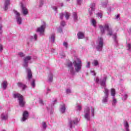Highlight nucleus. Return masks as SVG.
Masks as SVG:
<instances>
[{"instance_id":"nucleus-1","label":"nucleus","mask_w":131,"mask_h":131,"mask_svg":"<svg viewBox=\"0 0 131 131\" xmlns=\"http://www.w3.org/2000/svg\"><path fill=\"white\" fill-rule=\"evenodd\" d=\"M94 80L96 83H100L102 89H104L103 93L104 96L102 98V103L107 104L109 98V90L106 88V81L107 80V76H105L102 79H99V77L94 78Z\"/></svg>"},{"instance_id":"nucleus-2","label":"nucleus","mask_w":131,"mask_h":131,"mask_svg":"<svg viewBox=\"0 0 131 131\" xmlns=\"http://www.w3.org/2000/svg\"><path fill=\"white\" fill-rule=\"evenodd\" d=\"M73 66L75 68H73ZM68 67L69 69V72L71 75H74L76 72H79L81 70V67H82V62L79 58H77L76 60H74L73 62L70 61L68 63Z\"/></svg>"},{"instance_id":"nucleus-3","label":"nucleus","mask_w":131,"mask_h":131,"mask_svg":"<svg viewBox=\"0 0 131 131\" xmlns=\"http://www.w3.org/2000/svg\"><path fill=\"white\" fill-rule=\"evenodd\" d=\"M31 60V56H27L25 57L24 59V64L23 66L26 69V72L27 73V77L29 81H30L31 78H32V72H31V70L28 67V63H29V61Z\"/></svg>"},{"instance_id":"nucleus-4","label":"nucleus","mask_w":131,"mask_h":131,"mask_svg":"<svg viewBox=\"0 0 131 131\" xmlns=\"http://www.w3.org/2000/svg\"><path fill=\"white\" fill-rule=\"evenodd\" d=\"M103 46H104V41L103 38L100 37L96 42V49L98 52H102L103 50Z\"/></svg>"},{"instance_id":"nucleus-5","label":"nucleus","mask_w":131,"mask_h":131,"mask_svg":"<svg viewBox=\"0 0 131 131\" xmlns=\"http://www.w3.org/2000/svg\"><path fill=\"white\" fill-rule=\"evenodd\" d=\"M78 122H79V119L77 118H75L73 120H69L68 126L69 127L70 130L74 127V124L76 125Z\"/></svg>"},{"instance_id":"nucleus-6","label":"nucleus","mask_w":131,"mask_h":131,"mask_svg":"<svg viewBox=\"0 0 131 131\" xmlns=\"http://www.w3.org/2000/svg\"><path fill=\"white\" fill-rule=\"evenodd\" d=\"M13 12L17 24H18V25H21V24H22V17H21V14L16 10H13Z\"/></svg>"},{"instance_id":"nucleus-7","label":"nucleus","mask_w":131,"mask_h":131,"mask_svg":"<svg viewBox=\"0 0 131 131\" xmlns=\"http://www.w3.org/2000/svg\"><path fill=\"white\" fill-rule=\"evenodd\" d=\"M84 117L88 121H90V120H91V112L90 107H87L84 109Z\"/></svg>"},{"instance_id":"nucleus-8","label":"nucleus","mask_w":131,"mask_h":131,"mask_svg":"<svg viewBox=\"0 0 131 131\" xmlns=\"http://www.w3.org/2000/svg\"><path fill=\"white\" fill-rule=\"evenodd\" d=\"M46 27H47L46 22L43 21L42 25L37 29V32L40 33V35H42V34H43V32H45V29H46Z\"/></svg>"},{"instance_id":"nucleus-9","label":"nucleus","mask_w":131,"mask_h":131,"mask_svg":"<svg viewBox=\"0 0 131 131\" xmlns=\"http://www.w3.org/2000/svg\"><path fill=\"white\" fill-rule=\"evenodd\" d=\"M107 35H110V36H113V38H114V40L116 43H117V36L116 35V33L113 34V32L112 31V29H110L107 31Z\"/></svg>"},{"instance_id":"nucleus-10","label":"nucleus","mask_w":131,"mask_h":131,"mask_svg":"<svg viewBox=\"0 0 131 131\" xmlns=\"http://www.w3.org/2000/svg\"><path fill=\"white\" fill-rule=\"evenodd\" d=\"M29 116V113L27 111H25L23 114V117L21 119L22 122L27 120L28 119V117Z\"/></svg>"},{"instance_id":"nucleus-11","label":"nucleus","mask_w":131,"mask_h":131,"mask_svg":"<svg viewBox=\"0 0 131 131\" xmlns=\"http://www.w3.org/2000/svg\"><path fill=\"white\" fill-rule=\"evenodd\" d=\"M21 13L24 15V16H26V15H28V9L26 8V7H24L23 4H21Z\"/></svg>"},{"instance_id":"nucleus-12","label":"nucleus","mask_w":131,"mask_h":131,"mask_svg":"<svg viewBox=\"0 0 131 131\" xmlns=\"http://www.w3.org/2000/svg\"><path fill=\"white\" fill-rule=\"evenodd\" d=\"M8 118H9V116H8V113H3L1 115V120H4L6 121V120H8Z\"/></svg>"},{"instance_id":"nucleus-13","label":"nucleus","mask_w":131,"mask_h":131,"mask_svg":"<svg viewBox=\"0 0 131 131\" xmlns=\"http://www.w3.org/2000/svg\"><path fill=\"white\" fill-rule=\"evenodd\" d=\"M10 0H5L4 3V10L7 11L9 9V6L10 4Z\"/></svg>"},{"instance_id":"nucleus-14","label":"nucleus","mask_w":131,"mask_h":131,"mask_svg":"<svg viewBox=\"0 0 131 131\" xmlns=\"http://www.w3.org/2000/svg\"><path fill=\"white\" fill-rule=\"evenodd\" d=\"M19 105L20 107H24L25 106L26 102L24 101V98H19Z\"/></svg>"},{"instance_id":"nucleus-15","label":"nucleus","mask_w":131,"mask_h":131,"mask_svg":"<svg viewBox=\"0 0 131 131\" xmlns=\"http://www.w3.org/2000/svg\"><path fill=\"white\" fill-rule=\"evenodd\" d=\"M8 87V82L7 81H3L1 84V88L5 90H7V88Z\"/></svg>"},{"instance_id":"nucleus-16","label":"nucleus","mask_w":131,"mask_h":131,"mask_svg":"<svg viewBox=\"0 0 131 131\" xmlns=\"http://www.w3.org/2000/svg\"><path fill=\"white\" fill-rule=\"evenodd\" d=\"M54 78V75H53V73H50L48 75V82H52L53 81V79Z\"/></svg>"},{"instance_id":"nucleus-17","label":"nucleus","mask_w":131,"mask_h":131,"mask_svg":"<svg viewBox=\"0 0 131 131\" xmlns=\"http://www.w3.org/2000/svg\"><path fill=\"white\" fill-rule=\"evenodd\" d=\"M66 111V105L65 104H63L61 106L60 108V113H65Z\"/></svg>"},{"instance_id":"nucleus-18","label":"nucleus","mask_w":131,"mask_h":131,"mask_svg":"<svg viewBox=\"0 0 131 131\" xmlns=\"http://www.w3.org/2000/svg\"><path fill=\"white\" fill-rule=\"evenodd\" d=\"M73 18L75 22H77V21H78V16H77V13H73Z\"/></svg>"},{"instance_id":"nucleus-19","label":"nucleus","mask_w":131,"mask_h":131,"mask_svg":"<svg viewBox=\"0 0 131 131\" xmlns=\"http://www.w3.org/2000/svg\"><path fill=\"white\" fill-rule=\"evenodd\" d=\"M77 36L79 39H82L84 38V34L81 32H78L77 33Z\"/></svg>"},{"instance_id":"nucleus-20","label":"nucleus","mask_w":131,"mask_h":131,"mask_svg":"<svg viewBox=\"0 0 131 131\" xmlns=\"http://www.w3.org/2000/svg\"><path fill=\"white\" fill-rule=\"evenodd\" d=\"M23 97V96L21 95L19 93L13 94V98H14V99H18V100H19L20 98Z\"/></svg>"},{"instance_id":"nucleus-21","label":"nucleus","mask_w":131,"mask_h":131,"mask_svg":"<svg viewBox=\"0 0 131 131\" xmlns=\"http://www.w3.org/2000/svg\"><path fill=\"white\" fill-rule=\"evenodd\" d=\"M124 126L125 129V131H129V125L127 121H125L124 122Z\"/></svg>"},{"instance_id":"nucleus-22","label":"nucleus","mask_w":131,"mask_h":131,"mask_svg":"<svg viewBox=\"0 0 131 131\" xmlns=\"http://www.w3.org/2000/svg\"><path fill=\"white\" fill-rule=\"evenodd\" d=\"M89 9L95 11L96 10V3H91L90 5Z\"/></svg>"},{"instance_id":"nucleus-23","label":"nucleus","mask_w":131,"mask_h":131,"mask_svg":"<svg viewBox=\"0 0 131 131\" xmlns=\"http://www.w3.org/2000/svg\"><path fill=\"white\" fill-rule=\"evenodd\" d=\"M50 42H55V34H52L50 37Z\"/></svg>"},{"instance_id":"nucleus-24","label":"nucleus","mask_w":131,"mask_h":131,"mask_svg":"<svg viewBox=\"0 0 131 131\" xmlns=\"http://www.w3.org/2000/svg\"><path fill=\"white\" fill-rule=\"evenodd\" d=\"M17 85L19 88H21V89H23V90H24L26 88V85L21 82H18L17 83Z\"/></svg>"},{"instance_id":"nucleus-25","label":"nucleus","mask_w":131,"mask_h":131,"mask_svg":"<svg viewBox=\"0 0 131 131\" xmlns=\"http://www.w3.org/2000/svg\"><path fill=\"white\" fill-rule=\"evenodd\" d=\"M99 28L100 29L101 33L102 34H105V29L104 28V26H100Z\"/></svg>"},{"instance_id":"nucleus-26","label":"nucleus","mask_w":131,"mask_h":131,"mask_svg":"<svg viewBox=\"0 0 131 131\" xmlns=\"http://www.w3.org/2000/svg\"><path fill=\"white\" fill-rule=\"evenodd\" d=\"M117 103V100L116 99L115 97H113V101L112 102L113 106H116Z\"/></svg>"},{"instance_id":"nucleus-27","label":"nucleus","mask_w":131,"mask_h":131,"mask_svg":"<svg viewBox=\"0 0 131 131\" xmlns=\"http://www.w3.org/2000/svg\"><path fill=\"white\" fill-rule=\"evenodd\" d=\"M108 4V1H106L105 2H101V6L103 8H106L107 7V5Z\"/></svg>"},{"instance_id":"nucleus-28","label":"nucleus","mask_w":131,"mask_h":131,"mask_svg":"<svg viewBox=\"0 0 131 131\" xmlns=\"http://www.w3.org/2000/svg\"><path fill=\"white\" fill-rule=\"evenodd\" d=\"M111 96H112L113 98L115 97V95H116V92H115V89H112L111 90Z\"/></svg>"},{"instance_id":"nucleus-29","label":"nucleus","mask_w":131,"mask_h":131,"mask_svg":"<svg viewBox=\"0 0 131 131\" xmlns=\"http://www.w3.org/2000/svg\"><path fill=\"white\" fill-rule=\"evenodd\" d=\"M92 64L95 67L99 66V61L97 60H94L92 62Z\"/></svg>"},{"instance_id":"nucleus-30","label":"nucleus","mask_w":131,"mask_h":131,"mask_svg":"<svg viewBox=\"0 0 131 131\" xmlns=\"http://www.w3.org/2000/svg\"><path fill=\"white\" fill-rule=\"evenodd\" d=\"M97 16L98 18H100V19H102V17H103V12H98L97 13Z\"/></svg>"},{"instance_id":"nucleus-31","label":"nucleus","mask_w":131,"mask_h":131,"mask_svg":"<svg viewBox=\"0 0 131 131\" xmlns=\"http://www.w3.org/2000/svg\"><path fill=\"white\" fill-rule=\"evenodd\" d=\"M64 17L67 20H68L69 19V17H70V13L68 12H65L64 13Z\"/></svg>"},{"instance_id":"nucleus-32","label":"nucleus","mask_w":131,"mask_h":131,"mask_svg":"<svg viewBox=\"0 0 131 131\" xmlns=\"http://www.w3.org/2000/svg\"><path fill=\"white\" fill-rule=\"evenodd\" d=\"M103 28H104V29H105V30H107V31H108L109 30V29H111L109 28V24H106L104 25V26L103 27Z\"/></svg>"},{"instance_id":"nucleus-33","label":"nucleus","mask_w":131,"mask_h":131,"mask_svg":"<svg viewBox=\"0 0 131 131\" xmlns=\"http://www.w3.org/2000/svg\"><path fill=\"white\" fill-rule=\"evenodd\" d=\"M91 115L94 117L95 116V108L94 107H91Z\"/></svg>"},{"instance_id":"nucleus-34","label":"nucleus","mask_w":131,"mask_h":131,"mask_svg":"<svg viewBox=\"0 0 131 131\" xmlns=\"http://www.w3.org/2000/svg\"><path fill=\"white\" fill-rule=\"evenodd\" d=\"M31 85L32 88H35V80L34 79H32Z\"/></svg>"},{"instance_id":"nucleus-35","label":"nucleus","mask_w":131,"mask_h":131,"mask_svg":"<svg viewBox=\"0 0 131 131\" xmlns=\"http://www.w3.org/2000/svg\"><path fill=\"white\" fill-rule=\"evenodd\" d=\"M94 12H95V10L91 9L90 8L89 9V14L90 16H92V15L94 14Z\"/></svg>"},{"instance_id":"nucleus-36","label":"nucleus","mask_w":131,"mask_h":131,"mask_svg":"<svg viewBox=\"0 0 131 131\" xmlns=\"http://www.w3.org/2000/svg\"><path fill=\"white\" fill-rule=\"evenodd\" d=\"M126 48H127V51H129V52H130V51H131V45H130V43L127 44Z\"/></svg>"},{"instance_id":"nucleus-37","label":"nucleus","mask_w":131,"mask_h":131,"mask_svg":"<svg viewBox=\"0 0 131 131\" xmlns=\"http://www.w3.org/2000/svg\"><path fill=\"white\" fill-rule=\"evenodd\" d=\"M92 24L93 26H94V27H96V25L97 24V21H96V20L92 19Z\"/></svg>"},{"instance_id":"nucleus-38","label":"nucleus","mask_w":131,"mask_h":131,"mask_svg":"<svg viewBox=\"0 0 131 131\" xmlns=\"http://www.w3.org/2000/svg\"><path fill=\"white\" fill-rule=\"evenodd\" d=\"M42 128H43V129H46V128H47V123H46V122H42Z\"/></svg>"},{"instance_id":"nucleus-39","label":"nucleus","mask_w":131,"mask_h":131,"mask_svg":"<svg viewBox=\"0 0 131 131\" xmlns=\"http://www.w3.org/2000/svg\"><path fill=\"white\" fill-rule=\"evenodd\" d=\"M76 109L77 111H81V105H78L76 107Z\"/></svg>"},{"instance_id":"nucleus-40","label":"nucleus","mask_w":131,"mask_h":131,"mask_svg":"<svg viewBox=\"0 0 131 131\" xmlns=\"http://www.w3.org/2000/svg\"><path fill=\"white\" fill-rule=\"evenodd\" d=\"M126 99H127V94H124V95L123 96V98H122L123 101H125V100H126Z\"/></svg>"},{"instance_id":"nucleus-41","label":"nucleus","mask_w":131,"mask_h":131,"mask_svg":"<svg viewBox=\"0 0 131 131\" xmlns=\"http://www.w3.org/2000/svg\"><path fill=\"white\" fill-rule=\"evenodd\" d=\"M63 46H64L66 49H68V43L67 42H63Z\"/></svg>"},{"instance_id":"nucleus-42","label":"nucleus","mask_w":131,"mask_h":131,"mask_svg":"<svg viewBox=\"0 0 131 131\" xmlns=\"http://www.w3.org/2000/svg\"><path fill=\"white\" fill-rule=\"evenodd\" d=\"M60 25H61V26H62V27H64V26H65L66 25V23H65V21H62L60 23Z\"/></svg>"},{"instance_id":"nucleus-43","label":"nucleus","mask_w":131,"mask_h":131,"mask_svg":"<svg viewBox=\"0 0 131 131\" xmlns=\"http://www.w3.org/2000/svg\"><path fill=\"white\" fill-rule=\"evenodd\" d=\"M107 14L108 15H110V13H111V11H112V9H111V7H108L107 9Z\"/></svg>"},{"instance_id":"nucleus-44","label":"nucleus","mask_w":131,"mask_h":131,"mask_svg":"<svg viewBox=\"0 0 131 131\" xmlns=\"http://www.w3.org/2000/svg\"><path fill=\"white\" fill-rule=\"evenodd\" d=\"M64 15L65 14L63 13H61L60 14V18L61 19V20L63 19V18H64Z\"/></svg>"},{"instance_id":"nucleus-45","label":"nucleus","mask_w":131,"mask_h":131,"mask_svg":"<svg viewBox=\"0 0 131 131\" xmlns=\"http://www.w3.org/2000/svg\"><path fill=\"white\" fill-rule=\"evenodd\" d=\"M51 92V89L47 88V91L46 92V95H48V94L50 93V92Z\"/></svg>"},{"instance_id":"nucleus-46","label":"nucleus","mask_w":131,"mask_h":131,"mask_svg":"<svg viewBox=\"0 0 131 131\" xmlns=\"http://www.w3.org/2000/svg\"><path fill=\"white\" fill-rule=\"evenodd\" d=\"M67 94H70L71 93V90L68 89L66 91Z\"/></svg>"},{"instance_id":"nucleus-47","label":"nucleus","mask_w":131,"mask_h":131,"mask_svg":"<svg viewBox=\"0 0 131 131\" xmlns=\"http://www.w3.org/2000/svg\"><path fill=\"white\" fill-rule=\"evenodd\" d=\"M78 5H81L82 4V0H77Z\"/></svg>"},{"instance_id":"nucleus-48","label":"nucleus","mask_w":131,"mask_h":131,"mask_svg":"<svg viewBox=\"0 0 131 131\" xmlns=\"http://www.w3.org/2000/svg\"><path fill=\"white\" fill-rule=\"evenodd\" d=\"M58 32L61 33V32H63V30L62 29V28L59 27V29H58Z\"/></svg>"},{"instance_id":"nucleus-49","label":"nucleus","mask_w":131,"mask_h":131,"mask_svg":"<svg viewBox=\"0 0 131 131\" xmlns=\"http://www.w3.org/2000/svg\"><path fill=\"white\" fill-rule=\"evenodd\" d=\"M91 73L92 75L96 76V72H95V71H91Z\"/></svg>"},{"instance_id":"nucleus-50","label":"nucleus","mask_w":131,"mask_h":131,"mask_svg":"<svg viewBox=\"0 0 131 131\" xmlns=\"http://www.w3.org/2000/svg\"><path fill=\"white\" fill-rule=\"evenodd\" d=\"M33 39L34 40H36L37 39V35L36 34H35L33 37Z\"/></svg>"},{"instance_id":"nucleus-51","label":"nucleus","mask_w":131,"mask_h":131,"mask_svg":"<svg viewBox=\"0 0 131 131\" xmlns=\"http://www.w3.org/2000/svg\"><path fill=\"white\" fill-rule=\"evenodd\" d=\"M39 104H40L41 105H43V101H42V99H40L39 100Z\"/></svg>"},{"instance_id":"nucleus-52","label":"nucleus","mask_w":131,"mask_h":131,"mask_svg":"<svg viewBox=\"0 0 131 131\" xmlns=\"http://www.w3.org/2000/svg\"><path fill=\"white\" fill-rule=\"evenodd\" d=\"M18 55L20 57H24V54L22 52L19 53Z\"/></svg>"},{"instance_id":"nucleus-53","label":"nucleus","mask_w":131,"mask_h":131,"mask_svg":"<svg viewBox=\"0 0 131 131\" xmlns=\"http://www.w3.org/2000/svg\"><path fill=\"white\" fill-rule=\"evenodd\" d=\"M90 65H91V62H88L87 63L86 66V68H90Z\"/></svg>"},{"instance_id":"nucleus-54","label":"nucleus","mask_w":131,"mask_h":131,"mask_svg":"<svg viewBox=\"0 0 131 131\" xmlns=\"http://www.w3.org/2000/svg\"><path fill=\"white\" fill-rule=\"evenodd\" d=\"M43 5V0H41L40 3L39 7H41Z\"/></svg>"},{"instance_id":"nucleus-55","label":"nucleus","mask_w":131,"mask_h":131,"mask_svg":"<svg viewBox=\"0 0 131 131\" xmlns=\"http://www.w3.org/2000/svg\"><path fill=\"white\" fill-rule=\"evenodd\" d=\"M52 8H53V9L54 10V11H55V12H57V7H56V6H53V7H52Z\"/></svg>"},{"instance_id":"nucleus-56","label":"nucleus","mask_w":131,"mask_h":131,"mask_svg":"<svg viewBox=\"0 0 131 131\" xmlns=\"http://www.w3.org/2000/svg\"><path fill=\"white\" fill-rule=\"evenodd\" d=\"M3 47L2 44H0V52H3Z\"/></svg>"},{"instance_id":"nucleus-57","label":"nucleus","mask_w":131,"mask_h":131,"mask_svg":"<svg viewBox=\"0 0 131 131\" xmlns=\"http://www.w3.org/2000/svg\"><path fill=\"white\" fill-rule=\"evenodd\" d=\"M64 57H65V54H63L62 55L60 56V58H64Z\"/></svg>"},{"instance_id":"nucleus-58","label":"nucleus","mask_w":131,"mask_h":131,"mask_svg":"<svg viewBox=\"0 0 131 131\" xmlns=\"http://www.w3.org/2000/svg\"><path fill=\"white\" fill-rule=\"evenodd\" d=\"M119 18V15H117L116 16V19H118Z\"/></svg>"},{"instance_id":"nucleus-59","label":"nucleus","mask_w":131,"mask_h":131,"mask_svg":"<svg viewBox=\"0 0 131 131\" xmlns=\"http://www.w3.org/2000/svg\"><path fill=\"white\" fill-rule=\"evenodd\" d=\"M2 28H3V25H0V30H2Z\"/></svg>"},{"instance_id":"nucleus-60","label":"nucleus","mask_w":131,"mask_h":131,"mask_svg":"<svg viewBox=\"0 0 131 131\" xmlns=\"http://www.w3.org/2000/svg\"><path fill=\"white\" fill-rule=\"evenodd\" d=\"M128 32H129V33H130L131 34V28L130 29H129Z\"/></svg>"},{"instance_id":"nucleus-61","label":"nucleus","mask_w":131,"mask_h":131,"mask_svg":"<svg viewBox=\"0 0 131 131\" xmlns=\"http://www.w3.org/2000/svg\"><path fill=\"white\" fill-rule=\"evenodd\" d=\"M57 102V99H55L53 102V104H54V103H56Z\"/></svg>"},{"instance_id":"nucleus-62","label":"nucleus","mask_w":131,"mask_h":131,"mask_svg":"<svg viewBox=\"0 0 131 131\" xmlns=\"http://www.w3.org/2000/svg\"><path fill=\"white\" fill-rule=\"evenodd\" d=\"M3 33V28L2 29V30H0V34H2Z\"/></svg>"},{"instance_id":"nucleus-63","label":"nucleus","mask_w":131,"mask_h":131,"mask_svg":"<svg viewBox=\"0 0 131 131\" xmlns=\"http://www.w3.org/2000/svg\"><path fill=\"white\" fill-rule=\"evenodd\" d=\"M47 110L49 111L50 110V108H48L47 107Z\"/></svg>"},{"instance_id":"nucleus-64","label":"nucleus","mask_w":131,"mask_h":131,"mask_svg":"<svg viewBox=\"0 0 131 131\" xmlns=\"http://www.w3.org/2000/svg\"><path fill=\"white\" fill-rule=\"evenodd\" d=\"M61 7H63V3H61Z\"/></svg>"}]
</instances>
